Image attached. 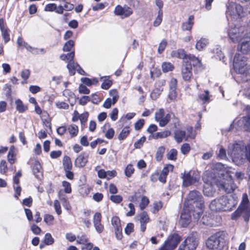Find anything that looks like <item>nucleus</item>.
I'll use <instances>...</instances> for the list:
<instances>
[{
    "mask_svg": "<svg viewBox=\"0 0 250 250\" xmlns=\"http://www.w3.org/2000/svg\"><path fill=\"white\" fill-rule=\"evenodd\" d=\"M237 204L235 197L231 195L223 196L213 200L209 205V208L215 211H230Z\"/></svg>",
    "mask_w": 250,
    "mask_h": 250,
    "instance_id": "1",
    "label": "nucleus"
},
{
    "mask_svg": "<svg viewBox=\"0 0 250 250\" xmlns=\"http://www.w3.org/2000/svg\"><path fill=\"white\" fill-rule=\"evenodd\" d=\"M223 176V179H216L214 177V174L209 171H207L204 174L203 176V180L204 183H206L210 187H214L215 185L218 188H227L230 187L233 188L231 184L232 183V176L229 173H221Z\"/></svg>",
    "mask_w": 250,
    "mask_h": 250,
    "instance_id": "2",
    "label": "nucleus"
},
{
    "mask_svg": "<svg viewBox=\"0 0 250 250\" xmlns=\"http://www.w3.org/2000/svg\"><path fill=\"white\" fill-rule=\"evenodd\" d=\"M188 200L190 205L192 203L193 207L195 206L193 212V216L196 221H198L201 217L204 208V200L201 193L196 190H193L189 192L188 195Z\"/></svg>",
    "mask_w": 250,
    "mask_h": 250,
    "instance_id": "3",
    "label": "nucleus"
},
{
    "mask_svg": "<svg viewBox=\"0 0 250 250\" xmlns=\"http://www.w3.org/2000/svg\"><path fill=\"white\" fill-rule=\"evenodd\" d=\"M247 58L239 54H236L233 59V67L235 72L246 78L245 80H250V62H247Z\"/></svg>",
    "mask_w": 250,
    "mask_h": 250,
    "instance_id": "4",
    "label": "nucleus"
},
{
    "mask_svg": "<svg viewBox=\"0 0 250 250\" xmlns=\"http://www.w3.org/2000/svg\"><path fill=\"white\" fill-rule=\"evenodd\" d=\"M225 243L224 232L218 231L211 235L206 244L210 250H223Z\"/></svg>",
    "mask_w": 250,
    "mask_h": 250,
    "instance_id": "5",
    "label": "nucleus"
},
{
    "mask_svg": "<svg viewBox=\"0 0 250 250\" xmlns=\"http://www.w3.org/2000/svg\"><path fill=\"white\" fill-rule=\"evenodd\" d=\"M226 16L233 20H238L244 16L243 7L236 3L230 2L227 5Z\"/></svg>",
    "mask_w": 250,
    "mask_h": 250,
    "instance_id": "6",
    "label": "nucleus"
},
{
    "mask_svg": "<svg viewBox=\"0 0 250 250\" xmlns=\"http://www.w3.org/2000/svg\"><path fill=\"white\" fill-rule=\"evenodd\" d=\"M245 27L244 26H240L230 28L228 31V35L233 42H239L243 38L249 37L250 34L248 29L246 32L244 33Z\"/></svg>",
    "mask_w": 250,
    "mask_h": 250,
    "instance_id": "7",
    "label": "nucleus"
},
{
    "mask_svg": "<svg viewBox=\"0 0 250 250\" xmlns=\"http://www.w3.org/2000/svg\"><path fill=\"white\" fill-rule=\"evenodd\" d=\"M181 240V236L177 233L169 235L160 250H173L177 246Z\"/></svg>",
    "mask_w": 250,
    "mask_h": 250,
    "instance_id": "8",
    "label": "nucleus"
},
{
    "mask_svg": "<svg viewBox=\"0 0 250 250\" xmlns=\"http://www.w3.org/2000/svg\"><path fill=\"white\" fill-rule=\"evenodd\" d=\"M183 185L184 187H189L198 183L200 180V174L198 171H194L192 175L189 172H185L181 174Z\"/></svg>",
    "mask_w": 250,
    "mask_h": 250,
    "instance_id": "9",
    "label": "nucleus"
},
{
    "mask_svg": "<svg viewBox=\"0 0 250 250\" xmlns=\"http://www.w3.org/2000/svg\"><path fill=\"white\" fill-rule=\"evenodd\" d=\"M192 250H195L199 244V236L196 231L191 232L183 242Z\"/></svg>",
    "mask_w": 250,
    "mask_h": 250,
    "instance_id": "10",
    "label": "nucleus"
},
{
    "mask_svg": "<svg viewBox=\"0 0 250 250\" xmlns=\"http://www.w3.org/2000/svg\"><path fill=\"white\" fill-rule=\"evenodd\" d=\"M192 130V127L188 128V131L189 134L186 135V133L185 131L181 130H176L174 132V139L175 141L178 143H181L183 140L188 141L189 138L193 139L194 138V136L191 134Z\"/></svg>",
    "mask_w": 250,
    "mask_h": 250,
    "instance_id": "11",
    "label": "nucleus"
},
{
    "mask_svg": "<svg viewBox=\"0 0 250 250\" xmlns=\"http://www.w3.org/2000/svg\"><path fill=\"white\" fill-rule=\"evenodd\" d=\"M181 75L185 81L189 82L192 76V66L187 60L183 62L181 68Z\"/></svg>",
    "mask_w": 250,
    "mask_h": 250,
    "instance_id": "12",
    "label": "nucleus"
},
{
    "mask_svg": "<svg viewBox=\"0 0 250 250\" xmlns=\"http://www.w3.org/2000/svg\"><path fill=\"white\" fill-rule=\"evenodd\" d=\"M114 13L116 15L119 16L124 19L130 16L132 14V10L127 6L122 7L118 5L115 8Z\"/></svg>",
    "mask_w": 250,
    "mask_h": 250,
    "instance_id": "13",
    "label": "nucleus"
},
{
    "mask_svg": "<svg viewBox=\"0 0 250 250\" xmlns=\"http://www.w3.org/2000/svg\"><path fill=\"white\" fill-rule=\"evenodd\" d=\"M244 152L243 148L236 144L233 146L230 155L233 161L241 160L243 159Z\"/></svg>",
    "mask_w": 250,
    "mask_h": 250,
    "instance_id": "14",
    "label": "nucleus"
},
{
    "mask_svg": "<svg viewBox=\"0 0 250 250\" xmlns=\"http://www.w3.org/2000/svg\"><path fill=\"white\" fill-rule=\"evenodd\" d=\"M191 220V216L188 209L184 208L181 212L179 223L181 227L186 228Z\"/></svg>",
    "mask_w": 250,
    "mask_h": 250,
    "instance_id": "15",
    "label": "nucleus"
},
{
    "mask_svg": "<svg viewBox=\"0 0 250 250\" xmlns=\"http://www.w3.org/2000/svg\"><path fill=\"white\" fill-rule=\"evenodd\" d=\"M88 153L83 152L81 153L75 162V166L79 167H83L88 161Z\"/></svg>",
    "mask_w": 250,
    "mask_h": 250,
    "instance_id": "16",
    "label": "nucleus"
},
{
    "mask_svg": "<svg viewBox=\"0 0 250 250\" xmlns=\"http://www.w3.org/2000/svg\"><path fill=\"white\" fill-rule=\"evenodd\" d=\"M0 29L4 41L5 43H7L10 40L9 30L4 24L2 18L0 19Z\"/></svg>",
    "mask_w": 250,
    "mask_h": 250,
    "instance_id": "17",
    "label": "nucleus"
},
{
    "mask_svg": "<svg viewBox=\"0 0 250 250\" xmlns=\"http://www.w3.org/2000/svg\"><path fill=\"white\" fill-rule=\"evenodd\" d=\"M241 43L238 46V49L243 53H248L250 51V38H243L241 40Z\"/></svg>",
    "mask_w": 250,
    "mask_h": 250,
    "instance_id": "18",
    "label": "nucleus"
},
{
    "mask_svg": "<svg viewBox=\"0 0 250 250\" xmlns=\"http://www.w3.org/2000/svg\"><path fill=\"white\" fill-rule=\"evenodd\" d=\"M67 68L68 69L69 73L71 75H74L75 73V70L78 68L77 71L81 74H83V73H84V71L80 67L79 64L77 63H75L73 60L70 61L68 62V64L67 65Z\"/></svg>",
    "mask_w": 250,
    "mask_h": 250,
    "instance_id": "19",
    "label": "nucleus"
},
{
    "mask_svg": "<svg viewBox=\"0 0 250 250\" xmlns=\"http://www.w3.org/2000/svg\"><path fill=\"white\" fill-rule=\"evenodd\" d=\"M246 115L243 117L242 122L245 129L250 131V106L246 108Z\"/></svg>",
    "mask_w": 250,
    "mask_h": 250,
    "instance_id": "20",
    "label": "nucleus"
},
{
    "mask_svg": "<svg viewBox=\"0 0 250 250\" xmlns=\"http://www.w3.org/2000/svg\"><path fill=\"white\" fill-rule=\"evenodd\" d=\"M172 57H175L183 60L184 62L186 60H188V55H186L184 49H179L177 50L172 51L171 53Z\"/></svg>",
    "mask_w": 250,
    "mask_h": 250,
    "instance_id": "21",
    "label": "nucleus"
},
{
    "mask_svg": "<svg viewBox=\"0 0 250 250\" xmlns=\"http://www.w3.org/2000/svg\"><path fill=\"white\" fill-rule=\"evenodd\" d=\"M187 59H187L186 60H187L188 63H190L191 64V66L193 65V67H201L202 63L201 61L193 55H188V58H187Z\"/></svg>",
    "mask_w": 250,
    "mask_h": 250,
    "instance_id": "22",
    "label": "nucleus"
},
{
    "mask_svg": "<svg viewBox=\"0 0 250 250\" xmlns=\"http://www.w3.org/2000/svg\"><path fill=\"white\" fill-rule=\"evenodd\" d=\"M33 172L35 177L38 179H40L42 177V167L40 164L36 162L33 167Z\"/></svg>",
    "mask_w": 250,
    "mask_h": 250,
    "instance_id": "23",
    "label": "nucleus"
},
{
    "mask_svg": "<svg viewBox=\"0 0 250 250\" xmlns=\"http://www.w3.org/2000/svg\"><path fill=\"white\" fill-rule=\"evenodd\" d=\"M63 193L62 190H60L58 193V196L59 199L62 202V204L63 206V207L67 210H70L71 209V207L69 204V202L68 200L66 199L65 197H64L63 195H62Z\"/></svg>",
    "mask_w": 250,
    "mask_h": 250,
    "instance_id": "24",
    "label": "nucleus"
},
{
    "mask_svg": "<svg viewBox=\"0 0 250 250\" xmlns=\"http://www.w3.org/2000/svg\"><path fill=\"white\" fill-rule=\"evenodd\" d=\"M62 164L64 170H71L72 165L71 159L69 156H65L63 157Z\"/></svg>",
    "mask_w": 250,
    "mask_h": 250,
    "instance_id": "25",
    "label": "nucleus"
},
{
    "mask_svg": "<svg viewBox=\"0 0 250 250\" xmlns=\"http://www.w3.org/2000/svg\"><path fill=\"white\" fill-rule=\"evenodd\" d=\"M194 17L193 16H190L188 18V21L185 22H184L182 25V28L183 30H190L193 24V20Z\"/></svg>",
    "mask_w": 250,
    "mask_h": 250,
    "instance_id": "26",
    "label": "nucleus"
},
{
    "mask_svg": "<svg viewBox=\"0 0 250 250\" xmlns=\"http://www.w3.org/2000/svg\"><path fill=\"white\" fill-rule=\"evenodd\" d=\"M15 104L16 105V109L19 113H23L28 109L27 106L24 105L20 99L16 101Z\"/></svg>",
    "mask_w": 250,
    "mask_h": 250,
    "instance_id": "27",
    "label": "nucleus"
},
{
    "mask_svg": "<svg viewBox=\"0 0 250 250\" xmlns=\"http://www.w3.org/2000/svg\"><path fill=\"white\" fill-rule=\"evenodd\" d=\"M171 132L169 130H165L162 132H157L152 136L154 139L165 138L170 135Z\"/></svg>",
    "mask_w": 250,
    "mask_h": 250,
    "instance_id": "28",
    "label": "nucleus"
},
{
    "mask_svg": "<svg viewBox=\"0 0 250 250\" xmlns=\"http://www.w3.org/2000/svg\"><path fill=\"white\" fill-rule=\"evenodd\" d=\"M89 240L87 235L84 233H81L77 236L76 243L79 244H84Z\"/></svg>",
    "mask_w": 250,
    "mask_h": 250,
    "instance_id": "29",
    "label": "nucleus"
},
{
    "mask_svg": "<svg viewBox=\"0 0 250 250\" xmlns=\"http://www.w3.org/2000/svg\"><path fill=\"white\" fill-rule=\"evenodd\" d=\"M208 42L206 39H201L199 41H197L196 44V48L201 51L204 49L208 45Z\"/></svg>",
    "mask_w": 250,
    "mask_h": 250,
    "instance_id": "30",
    "label": "nucleus"
},
{
    "mask_svg": "<svg viewBox=\"0 0 250 250\" xmlns=\"http://www.w3.org/2000/svg\"><path fill=\"white\" fill-rule=\"evenodd\" d=\"M130 131L128 127H125L118 135V138L119 140H123L125 139L129 134Z\"/></svg>",
    "mask_w": 250,
    "mask_h": 250,
    "instance_id": "31",
    "label": "nucleus"
},
{
    "mask_svg": "<svg viewBox=\"0 0 250 250\" xmlns=\"http://www.w3.org/2000/svg\"><path fill=\"white\" fill-rule=\"evenodd\" d=\"M165 151V148L164 146H160L157 150L155 158L157 161L160 162L162 160L163 154Z\"/></svg>",
    "mask_w": 250,
    "mask_h": 250,
    "instance_id": "32",
    "label": "nucleus"
},
{
    "mask_svg": "<svg viewBox=\"0 0 250 250\" xmlns=\"http://www.w3.org/2000/svg\"><path fill=\"white\" fill-rule=\"evenodd\" d=\"M171 115L167 114L165 116H163L158 122L160 126H165L170 120Z\"/></svg>",
    "mask_w": 250,
    "mask_h": 250,
    "instance_id": "33",
    "label": "nucleus"
},
{
    "mask_svg": "<svg viewBox=\"0 0 250 250\" xmlns=\"http://www.w3.org/2000/svg\"><path fill=\"white\" fill-rule=\"evenodd\" d=\"M68 130L71 137L76 136L78 132V127L75 125H72L68 127Z\"/></svg>",
    "mask_w": 250,
    "mask_h": 250,
    "instance_id": "34",
    "label": "nucleus"
},
{
    "mask_svg": "<svg viewBox=\"0 0 250 250\" xmlns=\"http://www.w3.org/2000/svg\"><path fill=\"white\" fill-rule=\"evenodd\" d=\"M74 51H72L67 54H62L60 56V59L62 61H71L73 60L74 57Z\"/></svg>",
    "mask_w": 250,
    "mask_h": 250,
    "instance_id": "35",
    "label": "nucleus"
},
{
    "mask_svg": "<svg viewBox=\"0 0 250 250\" xmlns=\"http://www.w3.org/2000/svg\"><path fill=\"white\" fill-rule=\"evenodd\" d=\"M43 242L45 245H51L54 243V239L50 233H47L45 235Z\"/></svg>",
    "mask_w": 250,
    "mask_h": 250,
    "instance_id": "36",
    "label": "nucleus"
},
{
    "mask_svg": "<svg viewBox=\"0 0 250 250\" xmlns=\"http://www.w3.org/2000/svg\"><path fill=\"white\" fill-rule=\"evenodd\" d=\"M14 147L13 146H12L10 147V150H9L8 155H7L8 161L11 165L14 164L15 162V155H14L13 151V149H14Z\"/></svg>",
    "mask_w": 250,
    "mask_h": 250,
    "instance_id": "37",
    "label": "nucleus"
},
{
    "mask_svg": "<svg viewBox=\"0 0 250 250\" xmlns=\"http://www.w3.org/2000/svg\"><path fill=\"white\" fill-rule=\"evenodd\" d=\"M163 91V88L160 87L159 88H156L150 94V97L153 100H156Z\"/></svg>",
    "mask_w": 250,
    "mask_h": 250,
    "instance_id": "38",
    "label": "nucleus"
},
{
    "mask_svg": "<svg viewBox=\"0 0 250 250\" xmlns=\"http://www.w3.org/2000/svg\"><path fill=\"white\" fill-rule=\"evenodd\" d=\"M158 16L156 17L155 20L153 22V25L154 26H158L160 24L162 21L163 18V11L162 9H160L158 13Z\"/></svg>",
    "mask_w": 250,
    "mask_h": 250,
    "instance_id": "39",
    "label": "nucleus"
},
{
    "mask_svg": "<svg viewBox=\"0 0 250 250\" xmlns=\"http://www.w3.org/2000/svg\"><path fill=\"white\" fill-rule=\"evenodd\" d=\"M162 68L164 72H167L172 71L174 69V66L170 62H164L162 65Z\"/></svg>",
    "mask_w": 250,
    "mask_h": 250,
    "instance_id": "40",
    "label": "nucleus"
},
{
    "mask_svg": "<svg viewBox=\"0 0 250 250\" xmlns=\"http://www.w3.org/2000/svg\"><path fill=\"white\" fill-rule=\"evenodd\" d=\"M149 221V218L147 213L146 211H144L140 214V223L147 224Z\"/></svg>",
    "mask_w": 250,
    "mask_h": 250,
    "instance_id": "41",
    "label": "nucleus"
},
{
    "mask_svg": "<svg viewBox=\"0 0 250 250\" xmlns=\"http://www.w3.org/2000/svg\"><path fill=\"white\" fill-rule=\"evenodd\" d=\"M74 45V42L72 40H69L67 41L64 44L62 50L63 51H69L71 50V48Z\"/></svg>",
    "mask_w": 250,
    "mask_h": 250,
    "instance_id": "42",
    "label": "nucleus"
},
{
    "mask_svg": "<svg viewBox=\"0 0 250 250\" xmlns=\"http://www.w3.org/2000/svg\"><path fill=\"white\" fill-rule=\"evenodd\" d=\"M149 199L146 197L143 196L139 205L141 210L144 209L149 204Z\"/></svg>",
    "mask_w": 250,
    "mask_h": 250,
    "instance_id": "43",
    "label": "nucleus"
},
{
    "mask_svg": "<svg viewBox=\"0 0 250 250\" xmlns=\"http://www.w3.org/2000/svg\"><path fill=\"white\" fill-rule=\"evenodd\" d=\"M21 176V171H19L16 174L13 178V182L14 184V188H21L20 186H19V179Z\"/></svg>",
    "mask_w": 250,
    "mask_h": 250,
    "instance_id": "44",
    "label": "nucleus"
},
{
    "mask_svg": "<svg viewBox=\"0 0 250 250\" xmlns=\"http://www.w3.org/2000/svg\"><path fill=\"white\" fill-rule=\"evenodd\" d=\"M204 194L207 197H212L215 193V188H203Z\"/></svg>",
    "mask_w": 250,
    "mask_h": 250,
    "instance_id": "45",
    "label": "nucleus"
},
{
    "mask_svg": "<svg viewBox=\"0 0 250 250\" xmlns=\"http://www.w3.org/2000/svg\"><path fill=\"white\" fill-rule=\"evenodd\" d=\"M177 154V151L175 149H172L167 154V159L171 160H175Z\"/></svg>",
    "mask_w": 250,
    "mask_h": 250,
    "instance_id": "46",
    "label": "nucleus"
},
{
    "mask_svg": "<svg viewBox=\"0 0 250 250\" xmlns=\"http://www.w3.org/2000/svg\"><path fill=\"white\" fill-rule=\"evenodd\" d=\"M199 98L203 102V103L208 102L209 100V92L208 90H205V93L200 94Z\"/></svg>",
    "mask_w": 250,
    "mask_h": 250,
    "instance_id": "47",
    "label": "nucleus"
},
{
    "mask_svg": "<svg viewBox=\"0 0 250 250\" xmlns=\"http://www.w3.org/2000/svg\"><path fill=\"white\" fill-rule=\"evenodd\" d=\"M134 169L133 167V166L131 165H128L126 167L125 172V175L127 177H129L131 176V174L134 173Z\"/></svg>",
    "mask_w": 250,
    "mask_h": 250,
    "instance_id": "48",
    "label": "nucleus"
},
{
    "mask_svg": "<svg viewBox=\"0 0 250 250\" xmlns=\"http://www.w3.org/2000/svg\"><path fill=\"white\" fill-rule=\"evenodd\" d=\"M111 224L114 228L121 227L120 220L118 216H113L111 219Z\"/></svg>",
    "mask_w": 250,
    "mask_h": 250,
    "instance_id": "49",
    "label": "nucleus"
},
{
    "mask_svg": "<svg viewBox=\"0 0 250 250\" xmlns=\"http://www.w3.org/2000/svg\"><path fill=\"white\" fill-rule=\"evenodd\" d=\"M174 167L172 165H167L163 169V170L161 171V173H163V174L165 175L166 176H167L168 173L170 171H172Z\"/></svg>",
    "mask_w": 250,
    "mask_h": 250,
    "instance_id": "50",
    "label": "nucleus"
},
{
    "mask_svg": "<svg viewBox=\"0 0 250 250\" xmlns=\"http://www.w3.org/2000/svg\"><path fill=\"white\" fill-rule=\"evenodd\" d=\"M163 207V203L161 201L155 202L153 203V213H156Z\"/></svg>",
    "mask_w": 250,
    "mask_h": 250,
    "instance_id": "51",
    "label": "nucleus"
},
{
    "mask_svg": "<svg viewBox=\"0 0 250 250\" xmlns=\"http://www.w3.org/2000/svg\"><path fill=\"white\" fill-rule=\"evenodd\" d=\"M164 116V110L163 109H160L156 111L155 114V119L156 121L159 122Z\"/></svg>",
    "mask_w": 250,
    "mask_h": 250,
    "instance_id": "52",
    "label": "nucleus"
},
{
    "mask_svg": "<svg viewBox=\"0 0 250 250\" xmlns=\"http://www.w3.org/2000/svg\"><path fill=\"white\" fill-rule=\"evenodd\" d=\"M190 150V147L188 144H184L181 147V151L182 154H187Z\"/></svg>",
    "mask_w": 250,
    "mask_h": 250,
    "instance_id": "53",
    "label": "nucleus"
},
{
    "mask_svg": "<svg viewBox=\"0 0 250 250\" xmlns=\"http://www.w3.org/2000/svg\"><path fill=\"white\" fill-rule=\"evenodd\" d=\"M7 170V167L6 161L5 160H1L0 162V173L4 174Z\"/></svg>",
    "mask_w": 250,
    "mask_h": 250,
    "instance_id": "54",
    "label": "nucleus"
},
{
    "mask_svg": "<svg viewBox=\"0 0 250 250\" xmlns=\"http://www.w3.org/2000/svg\"><path fill=\"white\" fill-rule=\"evenodd\" d=\"M146 137L143 136L139 139L137 141L135 142L134 146L136 148H140L146 141Z\"/></svg>",
    "mask_w": 250,
    "mask_h": 250,
    "instance_id": "55",
    "label": "nucleus"
},
{
    "mask_svg": "<svg viewBox=\"0 0 250 250\" xmlns=\"http://www.w3.org/2000/svg\"><path fill=\"white\" fill-rule=\"evenodd\" d=\"M110 199L113 202L116 204H119L122 201L123 198L120 195H112L110 196Z\"/></svg>",
    "mask_w": 250,
    "mask_h": 250,
    "instance_id": "56",
    "label": "nucleus"
},
{
    "mask_svg": "<svg viewBox=\"0 0 250 250\" xmlns=\"http://www.w3.org/2000/svg\"><path fill=\"white\" fill-rule=\"evenodd\" d=\"M112 82L108 79H105L102 83L101 87L104 89H108L112 85Z\"/></svg>",
    "mask_w": 250,
    "mask_h": 250,
    "instance_id": "57",
    "label": "nucleus"
},
{
    "mask_svg": "<svg viewBox=\"0 0 250 250\" xmlns=\"http://www.w3.org/2000/svg\"><path fill=\"white\" fill-rule=\"evenodd\" d=\"M56 6L57 5L55 3L47 4L44 7V11L49 12L55 11L56 9Z\"/></svg>",
    "mask_w": 250,
    "mask_h": 250,
    "instance_id": "58",
    "label": "nucleus"
},
{
    "mask_svg": "<svg viewBox=\"0 0 250 250\" xmlns=\"http://www.w3.org/2000/svg\"><path fill=\"white\" fill-rule=\"evenodd\" d=\"M167 42L165 40H162L161 42L159 43L158 49V52L159 54L162 53V52L164 50L167 46Z\"/></svg>",
    "mask_w": 250,
    "mask_h": 250,
    "instance_id": "59",
    "label": "nucleus"
},
{
    "mask_svg": "<svg viewBox=\"0 0 250 250\" xmlns=\"http://www.w3.org/2000/svg\"><path fill=\"white\" fill-rule=\"evenodd\" d=\"M134 230V224L133 223H128L125 229V233L129 235Z\"/></svg>",
    "mask_w": 250,
    "mask_h": 250,
    "instance_id": "60",
    "label": "nucleus"
},
{
    "mask_svg": "<svg viewBox=\"0 0 250 250\" xmlns=\"http://www.w3.org/2000/svg\"><path fill=\"white\" fill-rule=\"evenodd\" d=\"M54 217L52 215L46 214L44 216V221L48 225L52 224Z\"/></svg>",
    "mask_w": 250,
    "mask_h": 250,
    "instance_id": "61",
    "label": "nucleus"
},
{
    "mask_svg": "<svg viewBox=\"0 0 250 250\" xmlns=\"http://www.w3.org/2000/svg\"><path fill=\"white\" fill-rule=\"evenodd\" d=\"M102 215L100 212H96L93 216V224L99 223L101 222Z\"/></svg>",
    "mask_w": 250,
    "mask_h": 250,
    "instance_id": "62",
    "label": "nucleus"
},
{
    "mask_svg": "<svg viewBox=\"0 0 250 250\" xmlns=\"http://www.w3.org/2000/svg\"><path fill=\"white\" fill-rule=\"evenodd\" d=\"M54 208H55V210L56 213L58 215L61 214L62 213V210H61L60 204L59 202L58 201V200H55L54 201Z\"/></svg>",
    "mask_w": 250,
    "mask_h": 250,
    "instance_id": "63",
    "label": "nucleus"
},
{
    "mask_svg": "<svg viewBox=\"0 0 250 250\" xmlns=\"http://www.w3.org/2000/svg\"><path fill=\"white\" fill-rule=\"evenodd\" d=\"M118 110L117 108H113L110 114V116L112 121H116L118 118Z\"/></svg>",
    "mask_w": 250,
    "mask_h": 250,
    "instance_id": "64",
    "label": "nucleus"
}]
</instances>
